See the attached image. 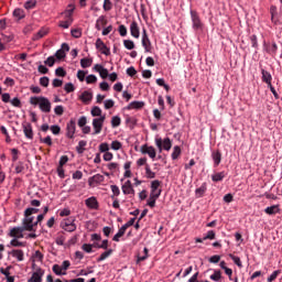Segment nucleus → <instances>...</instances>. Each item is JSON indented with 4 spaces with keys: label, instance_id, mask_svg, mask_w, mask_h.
Instances as JSON below:
<instances>
[{
    "label": "nucleus",
    "instance_id": "obj_41",
    "mask_svg": "<svg viewBox=\"0 0 282 282\" xmlns=\"http://www.w3.org/2000/svg\"><path fill=\"white\" fill-rule=\"evenodd\" d=\"M212 281L219 282L221 281V271L220 270H214V274L209 276Z\"/></svg>",
    "mask_w": 282,
    "mask_h": 282
},
{
    "label": "nucleus",
    "instance_id": "obj_36",
    "mask_svg": "<svg viewBox=\"0 0 282 282\" xmlns=\"http://www.w3.org/2000/svg\"><path fill=\"white\" fill-rule=\"evenodd\" d=\"M229 259H231V261H234V263L239 267V268H243V263L241 262V258L232 254V253H229L228 254Z\"/></svg>",
    "mask_w": 282,
    "mask_h": 282
},
{
    "label": "nucleus",
    "instance_id": "obj_56",
    "mask_svg": "<svg viewBox=\"0 0 282 282\" xmlns=\"http://www.w3.org/2000/svg\"><path fill=\"white\" fill-rule=\"evenodd\" d=\"M110 188L112 191L111 199L120 196V187H118V185H111Z\"/></svg>",
    "mask_w": 282,
    "mask_h": 282
},
{
    "label": "nucleus",
    "instance_id": "obj_63",
    "mask_svg": "<svg viewBox=\"0 0 282 282\" xmlns=\"http://www.w3.org/2000/svg\"><path fill=\"white\" fill-rule=\"evenodd\" d=\"M40 85L42 87H48L50 86V77H47V76L41 77Z\"/></svg>",
    "mask_w": 282,
    "mask_h": 282
},
{
    "label": "nucleus",
    "instance_id": "obj_7",
    "mask_svg": "<svg viewBox=\"0 0 282 282\" xmlns=\"http://www.w3.org/2000/svg\"><path fill=\"white\" fill-rule=\"evenodd\" d=\"M160 186H162V182H160V180L152 181L150 185V196L160 198V195H162V188H160Z\"/></svg>",
    "mask_w": 282,
    "mask_h": 282
},
{
    "label": "nucleus",
    "instance_id": "obj_51",
    "mask_svg": "<svg viewBox=\"0 0 282 282\" xmlns=\"http://www.w3.org/2000/svg\"><path fill=\"white\" fill-rule=\"evenodd\" d=\"M86 83L87 85H94L96 83H98V77H96V75L90 74L86 77Z\"/></svg>",
    "mask_w": 282,
    "mask_h": 282
},
{
    "label": "nucleus",
    "instance_id": "obj_23",
    "mask_svg": "<svg viewBox=\"0 0 282 282\" xmlns=\"http://www.w3.org/2000/svg\"><path fill=\"white\" fill-rule=\"evenodd\" d=\"M208 191V184L205 182L198 188L195 189V195L197 199L204 197V194Z\"/></svg>",
    "mask_w": 282,
    "mask_h": 282
},
{
    "label": "nucleus",
    "instance_id": "obj_26",
    "mask_svg": "<svg viewBox=\"0 0 282 282\" xmlns=\"http://www.w3.org/2000/svg\"><path fill=\"white\" fill-rule=\"evenodd\" d=\"M264 213L267 215H278L279 213H281V207L279 205H272L269 206L264 209Z\"/></svg>",
    "mask_w": 282,
    "mask_h": 282
},
{
    "label": "nucleus",
    "instance_id": "obj_34",
    "mask_svg": "<svg viewBox=\"0 0 282 282\" xmlns=\"http://www.w3.org/2000/svg\"><path fill=\"white\" fill-rule=\"evenodd\" d=\"M53 272L56 276H65V274H67V272L63 271V268L58 264L53 265Z\"/></svg>",
    "mask_w": 282,
    "mask_h": 282
},
{
    "label": "nucleus",
    "instance_id": "obj_53",
    "mask_svg": "<svg viewBox=\"0 0 282 282\" xmlns=\"http://www.w3.org/2000/svg\"><path fill=\"white\" fill-rule=\"evenodd\" d=\"M110 148L112 149V151H120V149H122V143L118 140H115L111 142Z\"/></svg>",
    "mask_w": 282,
    "mask_h": 282
},
{
    "label": "nucleus",
    "instance_id": "obj_38",
    "mask_svg": "<svg viewBox=\"0 0 282 282\" xmlns=\"http://www.w3.org/2000/svg\"><path fill=\"white\" fill-rule=\"evenodd\" d=\"M94 248H96V243H84L82 246V250H84V252H87V254H91V252H94Z\"/></svg>",
    "mask_w": 282,
    "mask_h": 282
},
{
    "label": "nucleus",
    "instance_id": "obj_59",
    "mask_svg": "<svg viewBox=\"0 0 282 282\" xmlns=\"http://www.w3.org/2000/svg\"><path fill=\"white\" fill-rule=\"evenodd\" d=\"M70 34L74 39H80L83 36V31L80 29L70 30Z\"/></svg>",
    "mask_w": 282,
    "mask_h": 282
},
{
    "label": "nucleus",
    "instance_id": "obj_60",
    "mask_svg": "<svg viewBox=\"0 0 282 282\" xmlns=\"http://www.w3.org/2000/svg\"><path fill=\"white\" fill-rule=\"evenodd\" d=\"M215 237H216L215 230H208L207 234L203 237V239H205V241L208 239L213 241Z\"/></svg>",
    "mask_w": 282,
    "mask_h": 282
},
{
    "label": "nucleus",
    "instance_id": "obj_48",
    "mask_svg": "<svg viewBox=\"0 0 282 282\" xmlns=\"http://www.w3.org/2000/svg\"><path fill=\"white\" fill-rule=\"evenodd\" d=\"M25 10H34L36 8V0H28L24 2Z\"/></svg>",
    "mask_w": 282,
    "mask_h": 282
},
{
    "label": "nucleus",
    "instance_id": "obj_39",
    "mask_svg": "<svg viewBox=\"0 0 282 282\" xmlns=\"http://www.w3.org/2000/svg\"><path fill=\"white\" fill-rule=\"evenodd\" d=\"M180 155H182V148H180V145H175L173 148V152H172V160H177V158H180Z\"/></svg>",
    "mask_w": 282,
    "mask_h": 282
},
{
    "label": "nucleus",
    "instance_id": "obj_13",
    "mask_svg": "<svg viewBox=\"0 0 282 282\" xmlns=\"http://www.w3.org/2000/svg\"><path fill=\"white\" fill-rule=\"evenodd\" d=\"M263 52L267 54H273L275 55L276 52H279V45H276V42H272L271 44H267V42H263Z\"/></svg>",
    "mask_w": 282,
    "mask_h": 282
},
{
    "label": "nucleus",
    "instance_id": "obj_12",
    "mask_svg": "<svg viewBox=\"0 0 282 282\" xmlns=\"http://www.w3.org/2000/svg\"><path fill=\"white\" fill-rule=\"evenodd\" d=\"M142 47L145 50V52H151V40L149 39V35L147 34V29H142Z\"/></svg>",
    "mask_w": 282,
    "mask_h": 282
},
{
    "label": "nucleus",
    "instance_id": "obj_27",
    "mask_svg": "<svg viewBox=\"0 0 282 282\" xmlns=\"http://www.w3.org/2000/svg\"><path fill=\"white\" fill-rule=\"evenodd\" d=\"M79 98L83 102H85V105H87V102H91V100L94 99V94L85 90Z\"/></svg>",
    "mask_w": 282,
    "mask_h": 282
},
{
    "label": "nucleus",
    "instance_id": "obj_9",
    "mask_svg": "<svg viewBox=\"0 0 282 282\" xmlns=\"http://www.w3.org/2000/svg\"><path fill=\"white\" fill-rule=\"evenodd\" d=\"M105 115H102L99 118H95L93 119V127L95 129V132L93 133V135H98V133H100L102 131V124H105Z\"/></svg>",
    "mask_w": 282,
    "mask_h": 282
},
{
    "label": "nucleus",
    "instance_id": "obj_16",
    "mask_svg": "<svg viewBox=\"0 0 282 282\" xmlns=\"http://www.w3.org/2000/svg\"><path fill=\"white\" fill-rule=\"evenodd\" d=\"M23 133L28 140H34V130L32 123H22Z\"/></svg>",
    "mask_w": 282,
    "mask_h": 282
},
{
    "label": "nucleus",
    "instance_id": "obj_10",
    "mask_svg": "<svg viewBox=\"0 0 282 282\" xmlns=\"http://www.w3.org/2000/svg\"><path fill=\"white\" fill-rule=\"evenodd\" d=\"M95 45H96V50H98L105 56L111 55V50L109 47H107V44H105V42H102V40L100 37H98L96 40Z\"/></svg>",
    "mask_w": 282,
    "mask_h": 282
},
{
    "label": "nucleus",
    "instance_id": "obj_55",
    "mask_svg": "<svg viewBox=\"0 0 282 282\" xmlns=\"http://www.w3.org/2000/svg\"><path fill=\"white\" fill-rule=\"evenodd\" d=\"M76 87L74 86L73 83H66L64 86V91H66V94H72V91H75Z\"/></svg>",
    "mask_w": 282,
    "mask_h": 282
},
{
    "label": "nucleus",
    "instance_id": "obj_44",
    "mask_svg": "<svg viewBox=\"0 0 282 282\" xmlns=\"http://www.w3.org/2000/svg\"><path fill=\"white\" fill-rule=\"evenodd\" d=\"M250 42H251V47H253L254 50H259V40L257 37V34H252L250 35Z\"/></svg>",
    "mask_w": 282,
    "mask_h": 282
},
{
    "label": "nucleus",
    "instance_id": "obj_50",
    "mask_svg": "<svg viewBox=\"0 0 282 282\" xmlns=\"http://www.w3.org/2000/svg\"><path fill=\"white\" fill-rule=\"evenodd\" d=\"M56 63V57H54V55L48 56L45 61H44V65H47V67H54V64Z\"/></svg>",
    "mask_w": 282,
    "mask_h": 282
},
{
    "label": "nucleus",
    "instance_id": "obj_22",
    "mask_svg": "<svg viewBox=\"0 0 282 282\" xmlns=\"http://www.w3.org/2000/svg\"><path fill=\"white\" fill-rule=\"evenodd\" d=\"M130 34L133 39H140V26H138V22L132 21L130 24Z\"/></svg>",
    "mask_w": 282,
    "mask_h": 282
},
{
    "label": "nucleus",
    "instance_id": "obj_32",
    "mask_svg": "<svg viewBox=\"0 0 282 282\" xmlns=\"http://www.w3.org/2000/svg\"><path fill=\"white\" fill-rule=\"evenodd\" d=\"M10 246L13 248H23L25 247V242L17 240V236H13V239L10 241V245H8V248H10Z\"/></svg>",
    "mask_w": 282,
    "mask_h": 282
},
{
    "label": "nucleus",
    "instance_id": "obj_1",
    "mask_svg": "<svg viewBox=\"0 0 282 282\" xmlns=\"http://www.w3.org/2000/svg\"><path fill=\"white\" fill-rule=\"evenodd\" d=\"M30 105H33L34 107L39 105V108L42 111V113H50L52 111V102L50 101V99H47V97L33 96L30 98Z\"/></svg>",
    "mask_w": 282,
    "mask_h": 282
},
{
    "label": "nucleus",
    "instance_id": "obj_54",
    "mask_svg": "<svg viewBox=\"0 0 282 282\" xmlns=\"http://www.w3.org/2000/svg\"><path fill=\"white\" fill-rule=\"evenodd\" d=\"M123 47H126V50H134L135 43H133V41H131V40H124Z\"/></svg>",
    "mask_w": 282,
    "mask_h": 282
},
{
    "label": "nucleus",
    "instance_id": "obj_42",
    "mask_svg": "<svg viewBox=\"0 0 282 282\" xmlns=\"http://www.w3.org/2000/svg\"><path fill=\"white\" fill-rule=\"evenodd\" d=\"M121 122H122V119H120L119 116H113L112 119H111L112 129H116V128L120 127Z\"/></svg>",
    "mask_w": 282,
    "mask_h": 282
},
{
    "label": "nucleus",
    "instance_id": "obj_28",
    "mask_svg": "<svg viewBox=\"0 0 282 282\" xmlns=\"http://www.w3.org/2000/svg\"><path fill=\"white\" fill-rule=\"evenodd\" d=\"M12 14L15 18V20H18V21L25 19V11L21 8L14 9Z\"/></svg>",
    "mask_w": 282,
    "mask_h": 282
},
{
    "label": "nucleus",
    "instance_id": "obj_49",
    "mask_svg": "<svg viewBox=\"0 0 282 282\" xmlns=\"http://www.w3.org/2000/svg\"><path fill=\"white\" fill-rule=\"evenodd\" d=\"M72 23H74V19L69 18L66 21L59 22V28H63V30H67L69 29V25H72Z\"/></svg>",
    "mask_w": 282,
    "mask_h": 282
},
{
    "label": "nucleus",
    "instance_id": "obj_24",
    "mask_svg": "<svg viewBox=\"0 0 282 282\" xmlns=\"http://www.w3.org/2000/svg\"><path fill=\"white\" fill-rule=\"evenodd\" d=\"M44 256L40 250H36L32 256H31V261H32V268L36 265V261L43 262Z\"/></svg>",
    "mask_w": 282,
    "mask_h": 282
},
{
    "label": "nucleus",
    "instance_id": "obj_46",
    "mask_svg": "<svg viewBox=\"0 0 282 282\" xmlns=\"http://www.w3.org/2000/svg\"><path fill=\"white\" fill-rule=\"evenodd\" d=\"M47 34V30L41 29L34 36L33 41H40V39H43Z\"/></svg>",
    "mask_w": 282,
    "mask_h": 282
},
{
    "label": "nucleus",
    "instance_id": "obj_40",
    "mask_svg": "<svg viewBox=\"0 0 282 282\" xmlns=\"http://www.w3.org/2000/svg\"><path fill=\"white\" fill-rule=\"evenodd\" d=\"M86 147H87V141L80 140V141L78 142V145L76 147L77 153H79V154L85 153V148H86Z\"/></svg>",
    "mask_w": 282,
    "mask_h": 282
},
{
    "label": "nucleus",
    "instance_id": "obj_47",
    "mask_svg": "<svg viewBox=\"0 0 282 282\" xmlns=\"http://www.w3.org/2000/svg\"><path fill=\"white\" fill-rule=\"evenodd\" d=\"M41 209L36 207H29L24 210V217H28L29 215H36Z\"/></svg>",
    "mask_w": 282,
    "mask_h": 282
},
{
    "label": "nucleus",
    "instance_id": "obj_62",
    "mask_svg": "<svg viewBox=\"0 0 282 282\" xmlns=\"http://www.w3.org/2000/svg\"><path fill=\"white\" fill-rule=\"evenodd\" d=\"M40 142L42 144H47V147H52V137L47 135L46 138H40Z\"/></svg>",
    "mask_w": 282,
    "mask_h": 282
},
{
    "label": "nucleus",
    "instance_id": "obj_43",
    "mask_svg": "<svg viewBox=\"0 0 282 282\" xmlns=\"http://www.w3.org/2000/svg\"><path fill=\"white\" fill-rule=\"evenodd\" d=\"M121 191L123 195H135V189H133V186H121Z\"/></svg>",
    "mask_w": 282,
    "mask_h": 282
},
{
    "label": "nucleus",
    "instance_id": "obj_3",
    "mask_svg": "<svg viewBox=\"0 0 282 282\" xmlns=\"http://www.w3.org/2000/svg\"><path fill=\"white\" fill-rule=\"evenodd\" d=\"M155 144H156V148L159 149V153H162V151H169L173 147V143L171 142V138L169 137L164 139L156 137Z\"/></svg>",
    "mask_w": 282,
    "mask_h": 282
},
{
    "label": "nucleus",
    "instance_id": "obj_15",
    "mask_svg": "<svg viewBox=\"0 0 282 282\" xmlns=\"http://www.w3.org/2000/svg\"><path fill=\"white\" fill-rule=\"evenodd\" d=\"M43 274H45V271H43L41 268H37L36 271L33 272L32 276L28 280V282H43Z\"/></svg>",
    "mask_w": 282,
    "mask_h": 282
},
{
    "label": "nucleus",
    "instance_id": "obj_30",
    "mask_svg": "<svg viewBox=\"0 0 282 282\" xmlns=\"http://www.w3.org/2000/svg\"><path fill=\"white\" fill-rule=\"evenodd\" d=\"M226 177V172H218L212 175V181L214 182H224V178Z\"/></svg>",
    "mask_w": 282,
    "mask_h": 282
},
{
    "label": "nucleus",
    "instance_id": "obj_33",
    "mask_svg": "<svg viewBox=\"0 0 282 282\" xmlns=\"http://www.w3.org/2000/svg\"><path fill=\"white\" fill-rule=\"evenodd\" d=\"M224 271H225V274H227L229 281L239 282V276L237 275L232 276V269L227 267L226 269H224Z\"/></svg>",
    "mask_w": 282,
    "mask_h": 282
},
{
    "label": "nucleus",
    "instance_id": "obj_31",
    "mask_svg": "<svg viewBox=\"0 0 282 282\" xmlns=\"http://www.w3.org/2000/svg\"><path fill=\"white\" fill-rule=\"evenodd\" d=\"M93 63L94 58L84 57L80 59V67H83V69H87V67H91Z\"/></svg>",
    "mask_w": 282,
    "mask_h": 282
},
{
    "label": "nucleus",
    "instance_id": "obj_64",
    "mask_svg": "<svg viewBox=\"0 0 282 282\" xmlns=\"http://www.w3.org/2000/svg\"><path fill=\"white\" fill-rule=\"evenodd\" d=\"M113 105H116V102L112 99H106L104 101L105 109H111L113 108Z\"/></svg>",
    "mask_w": 282,
    "mask_h": 282
},
{
    "label": "nucleus",
    "instance_id": "obj_29",
    "mask_svg": "<svg viewBox=\"0 0 282 282\" xmlns=\"http://www.w3.org/2000/svg\"><path fill=\"white\" fill-rule=\"evenodd\" d=\"M112 253H113V249H108V250L104 251L100 254V257L97 258V263L105 261L106 259H108V257H111Z\"/></svg>",
    "mask_w": 282,
    "mask_h": 282
},
{
    "label": "nucleus",
    "instance_id": "obj_35",
    "mask_svg": "<svg viewBox=\"0 0 282 282\" xmlns=\"http://www.w3.org/2000/svg\"><path fill=\"white\" fill-rule=\"evenodd\" d=\"M93 118H101L102 117V109L98 106H94L90 111Z\"/></svg>",
    "mask_w": 282,
    "mask_h": 282
},
{
    "label": "nucleus",
    "instance_id": "obj_58",
    "mask_svg": "<svg viewBox=\"0 0 282 282\" xmlns=\"http://www.w3.org/2000/svg\"><path fill=\"white\" fill-rule=\"evenodd\" d=\"M279 274H281V270H275L273 271L270 276H268L267 281L268 282H272V281H276V276H279Z\"/></svg>",
    "mask_w": 282,
    "mask_h": 282
},
{
    "label": "nucleus",
    "instance_id": "obj_20",
    "mask_svg": "<svg viewBox=\"0 0 282 282\" xmlns=\"http://www.w3.org/2000/svg\"><path fill=\"white\" fill-rule=\"evenodd\" d=\"M144 101H138V100H134V101H131L124 109L127 111H131V109H135L137 111L140 110V109H144Z\"/></svg>",
    "mask_w": 282,
    "mask_h": 282
},
{
    "label": "nucleus",
    "instance_id": "obj_61",
    "mask_svg": "<svg viewBox=\"0 0 282 282\" xmlns=\"http://www.w3.org/2000/svg\"><path fill=\"white\" fill-rule=\"evenodd\" d=\"M99 151L100 153H107L109 152V143L102 142L99 144Z\"/></svg>",
    "mask_w": 282,
    "mask_h": 282
},
{
    "label": "nucleus",
    "instance_id": "obj_11",
    "mask_svg": "<svg viewBox=\"0 0 282 282\" xmlns=\"http://www.w3.org/2000/svg\"><path fill=\"white\" fill-rule=\"evenodd\" d=\"M141 153L143 155H149V158H151V160H155V148H153V145H149V144H143L141 147Z\"/></svg>",
    "mask_w": 282,
    "mask_h": 282
},
{
    "label": "nucleus",
    "instance_id": "obj_52",
    "mask_svg": "<svg viewBox=\"0 0 282 282\" xmlns=\"http://www.w3.org/2000/svg\"><path fill=\"white\" fill-rule=\"evenodd\" d=\"M55 75L61 76L62 78H65V76H67V70H65L63 66H59L55 69Z\"/></svg>",
    "mask_w": 282,
    "mask_h": 282
},
{
    "label": "nucleus",
    "instance_id": "obj_18",
    "mask_svg": "<svg viewBox=\"0 0 282 282\" xmlns=\"http://www.w3.org/2000/svg\"><path fill=\"white\" fill-rule=\"evenodd\" d=\"M212 160L214 162V169H217L221 164V151L214 150L212 151Z\"/></svg>",
    "mask_w": 282,
    "mask_h": 282
},
{
    "label": "nucleus",
    "instance_id": "obj_25",
    "mask_svg": "<svg viewBox=\"0 0 282 282\" xmlns=\"http://www.w3.org/2000/svg\"><path fill=\"white\" fill-rule=\"evenodd\" d=\"M14 259L18 261H23L25 253L21 249H13L11 252H9Z\"/></svg>",
    "mask_w": 282,
    "mask_h": 282
},
{
    "label": "nucleus",
    "instance_id": "obj_21",
    "mask_svg": "<svg viewBox=\"0 0 282 282\" xmlns=\"http://www.w3.org/2000/svg\"><path fill=\"white\" fill-rule=\"evenodd\" d=\"M105 182V176L101 174H95L88 178V185L94 186V184H102Z\"/></svg>",
    "mask_w": 282,
    "mask_h": 282
},
{
    "label": "nucleus",
    "instance_id": "obj_57",
    "mask_svg": "<svg viewBox=\"0 0 282 282\" xmlns=\"http://www.w3.org/2000/svg\"><path fill=\"white\" fill-rule=\"evenodd\" d=\"M158 199L160 198L150 195V198L147 202V206H150V208H155V202H158Z\"/></svg>",
    "mask_w": 282,
    "mask_h": 282
},
{
    "label": "nucleus",
    "instance_id": "obj_4",
    "mask_svg": "<svg viewBox=\"0 0 282 282\" xmlns=\"http://www.w3.org/2000/svg\"><path fill=\"white\" fill-rule=\"evenodd\" d=\"M76 217L69 216L61 223V228L66 232H74L76 230Z\"/></svg>",
    "mask_w": 282,
    "mask_h": 282
},
{
    "label": "nucleus",
    "instance_id": "obj_2",
    "mask_svg": "<svg viewBox=\"0 0 282 282\" xmlns=\"http://www.w3.org/2000/svg\"><path fill=\"white\" fill-rule=\"evenodd\" d=\"M34 221V216L29 215L24 216L22 219V226L21 227H13L11 231L9 232V237H17V234L14 232H25L32 231V223Z\"/></svg>",
    "mask_w": 282,
    "mask_h": 282
},
{
    "label": "nucleus",
    "instance_id": "obj_6",
    "mask_svg": "<svg viewBox=\"0 0 282 282\" xmlns=\"http://www.w3.org/2000/svg\"><path fill=\"white\" fill-rule=\"evenodd\" d=\"M133 224H135V217L131 218L128 223L121 226L118 232L113 236L112 241H120V237H123L124 232H127V228H131Z\"/></svg>",
    "mask_w": 282,
    "mask_h": 282
},
{
    "label": "nucleus",
    "instance_id": "obj_45",
    "mask_svg": "<svg viewBox=\"0 0 282 282\" xmlns=\"http://www.w3.org/2000/svg\"><path fill=\"white\" fill-rule=\"evenodd\" d=\"M54 56V58H56L57 61H63V58H65V56H67V54L65 53V51H63V50H57L56 52H55V54L53 55Z\"/></svg>",
    "mask_w": 282,
    "mask_h": 282
},
{
    "label": "nucleus",
    "instance_id": "obj_37",
    "mask_svg": "<svg viewBox=\"0 0 282 282\" xmlns=\"http://www.w3.org/2000/svg\"><path fill=\"white\" fill-rule=\"evenodd\" d=\"M145 177L148 180H155V172H152L151 165L145 164Z\"/></svg>",
    "mask_w": 282,
    "mask_h": 282
},
{
    "label": "nucleus",
    "instance_id": "obj_5",
    "mask_svg": "<svg viewBox=\"0 0 282 282\" xmlns=\"http://www.w3.org/2000/svg\"><path fill=\"white\" fill-rule=\"evenodd\" d=\"M191 19H192V28L195 32L197 30H202L204 28V23H202V19L199 18V13L197 11L191 10L189 11Z\"/></svg>",
    "mask_w": 282,
    "mask_h": 282
},
{
    "label": "nucleus",
    "instance_id": "obj_17",
    "mask_svg": "<svg viewBox=\"0 0 282 282\" xmlns=\"http://www.w3.org/2000/svg\"><path fill=\"white\" fill-rule=\"evenodd\" d=\"M85 205L87 206V208H89L90 210H98V199L96 198V196H91V197H88L86 200H85Z\"/></svg>",
    "mask_w": 282,
    "mask_h": 282
},
{
    "label": "nucleus",
    "instance_id": "obj_8",
    "mask_svg": "<svg viewBox=\"0 0 282 282\" xmlns=\"http://www.w3.org/2000/svg\"><path fill=\"white\" fill-rule=\"evenodd\" d=\"M75 134H76V119H70L66 123V138H68V140H74Z\"/></svg>",
    "mask_w": 282,
    "mask_h": 282
},
{
    "label": "nucleus",
    "instance_id": "obj_19",
    "mask_svg": "<svg viewBox=\"0 0 282 282\" xmlns=\"http://www.w3.org/2000/svg\"><path fill=\"white\" fill-rule=\"evenodd\" d=\"M261 72V80L262 83H265V85H271L272 84V74L265 68H260Z\"/></svg>",
    "mask_w": 282,
    "mask_h": 282
},
{
    "label": "nucleus",
    "instance_id": "obj_14",
    "mask_svg": "<svg viewBox=\"0 0 282 282\" xmlns=\"http://www.w3.org/2000/svg\"><path fill=\"white\" fill-rule=\"evenodd\" d=\"M270 14H271V22L273 25H281L282 22L279 19V11L276 10V6H271L270 7Z\"/></svg>",
    "mask_w": 282,
    "mask_h": 282
}]
</instances>
